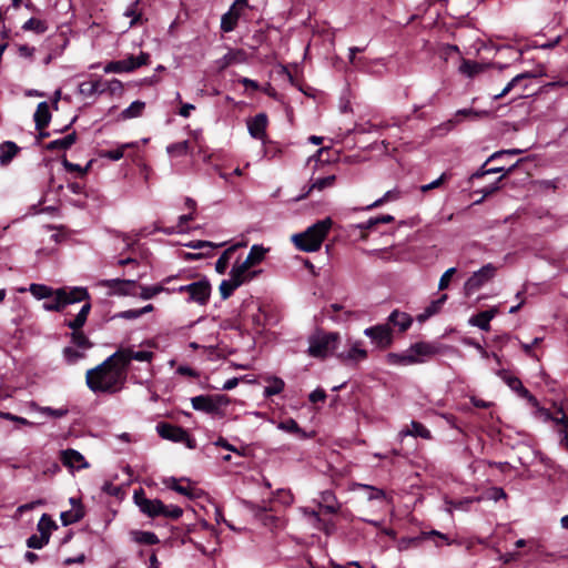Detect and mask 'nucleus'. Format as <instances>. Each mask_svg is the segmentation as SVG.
<instances>
[{"instance_id":"45","label":"nucleus","mask_w":568,"mask_h":568,"mask_svg":"<svg viewBox=\"0 0 568 568\" xmlns=\"http://www.w3.org/2000/svg\"><path fill=\"white\" fill-rule=\"evenodd\" d=\"M71 341L72 343L81 348V349H89L92 347V343L89 341V338L84 335L81 331H75L71 333Z\"/></svg>"},{"instance_id":"11","label":"nucleus","mask_w":568,"mask_h":568,"mask_svg":"<svg viewBox=\"0 0 568 568\" xmlns=\"http://www.w3.org/2000/svg\"><path fill=\"white\" fill-rule=\"evenodd\" d=\"M364 334L382 349L389 347L393 343L392 331L386 324L367 327L364 329Z\"/></svg>"},{"instance_id":"58","label":"nucleus","mask_w":568,"mask_h":568,"mask_svg":"<svg viewBox=\"0 0 568 568\" xmlns=\"http://www.w3.org/2000/svg\"><path fill=\"white\" fill-rule=\"evenodd\" d=\"M456 273V267H450L440 276L438 290L444 291L449 286L450 278Z\"/></svg>"},{"instance_id":"50","label":"nucleus","mask_w":568,"mask_h":568,"mask_svg":"<svg viewBox=\"0 0 568 568\" xmlns=\"http://www.w3.org/2000/svg\"><path fill=\"white\" fill-rule=\"evenodd\" d=\"M129 146H131V144H122L118 149L103 151V152H101L100 155H101V158H105V159H109L112 161H119L120 159L123 158L124 150Z\"/></svg>"},{"instance_id":"41","label":"nucleus","mask_w":568,"mask_h":568,"mask_svg":"<svg viewBox=\"0 0 568 568\" xmlns=\"http://www.w3.org/2000/svg\"><path fill=\"white\" fill-rule=\"evenodd\" d=\"M126 59V64L130 67V72L149 63L150 54L145 52H141L138 57L129 55Z\"/></svg>"},{"instance_id":"5","label":"nucleus","mask_w":568,"mask_h":568,"mask_svg":"<svg viewBox=\"0 0 568 568\" xmlns=\"http://www.w3.org/2000/svg\"><path fill=\"white\" fill-rule=\"evenodd\" d=\"M339 339L337 332L318 329L308 336L307 354L314 358H325L337 347Z\"/></svg>"},{"instance_id":"59","label":"nucleus","mask_w":568,"mask_h":568,"mask_svg":"<svg viewBox=\"0 0 568 568\" xmlns=\"http://www.w3.org/2000/svg\"><path fill=\"white\" fill-rule=\"evenodd\" d=\"M39 410L42 414L50 416V417H54V418H61V417L65 416L69 412L67 408H57L55 409L52 407H41Z\"/></svg>"},{"instance_id":"62","label":"nucleus","mask_w":568,"mask_h":568,"mask_svg":"<svg viewBox=\"0 0 568 568\" xmlns=\"http://www.w3.org/2000/svg\"><path fill=\"white\" fill-rule=\"evenodd\" d=\"M62 164H63V166L65 168L67 171H69V172H79L80 174H85L88 172V169H89V165H90V164H88L87 168L82 169L79 164L69 162L65 158L63 159Z\"/></svg>"},{"instance_id":"64","label":"nucleus","mask_w":568,"mask_h":568,"mask_svg":"<svg viewBox=\"0 0 568 568\" xmlns=\"http://www.w3.org/2000/svg\"><path fill=\"white\" fill-rule=\"evenodd\" d=\"M325 398H326V393L322 388H316L308 396V399L312 403L324 402Z\"/></svg>"},{"instance_id":"63","label":"nucleus","mask_w":568,"mask_h":568,"mask_svg":"<svg viewBox=\"0 0 568 568\" xmlns=\"http://www.w3.org/2000/svg\"><path fill=\"white\" fill-rule=\"evenodd\" d=\"M485 112H478V111H475L473 109H462V110H458L455 114V121L458 122L459 121V116H473V118H478L480 116L481 114H484Z\"/></svg>"},{"instance_id":"40","label":"nucleus","mask_w":568,"mask_h":568,"mask_svg":"<svg viewBox=\"0 0 568 568\" xmlns=\"http://www.w3.org/2000/svg\"><path fill=\"white\" fill-rule=\"evenodd\" d=\"M22 29L26 31H34L38 34L44 33L48 30V26L45 21H42L37 18H30L24 22Z\"/></svg>"},{"instance_id":"39","label":"nucleus","mask_w":568,"mask_h":568,"mask_svg":"<svg viewBox=\"0 0 568 568\" xmlns=\"http://www.w3.org/2000/svg\"><path fill=\"white\" fill-rule=\"evenodd\" d=\"M29 291L38 300L50 298L55 292L44 284H31Z\"/></svg>"},{"instance_id":"42","label":"nucleus","mask_w":568,"mask_h":568,"mask_svg":"<svg viewBox=\"0 0 568 568\" xmlns=\"http://www.w3.org/2000/svg\"><path fill=\"white\" fill-rule=\"evenodd\" d=\"M270 383L271 384L264 388V395L266 397L277 395L284 389L285 383L280 377H272Z\"/></svg>"},{"instance_id":"48","label":"nucleus","mask_w":568,"mask_h":568,"mask_svg":"<svg viewBox=\"0 0 568 568\" xmlns=\"http://www.w3.org/2000/svg\"><path fill=\"white\" fill-rule=\"evenodd\" d=\"M239 287V282L230 280H223L220 284V294L223 300L229 298L233 292Z\"/></svg>"},{"instance_id":"16","label":"nucleus","mask_w":568,"mask_h":568,"mask_svg":"<svg viewBox=\"0 0 568 568\" xmlns=\"http://www.w3.org/2000/svg\"><path fill=\"white\" fill-rule=\"evenodd\" d=\"M70 504L72 505V509L62 511L60 515V519L63 526H69L71 524L80 521L85 513L81 501L74 497L70 498Z\"/></svg>"},{"instance_id":"36","label":"nucleus","mask_w":568,"mask_h":568,"mask_svg":"<svg viewBox=\"0 0 568 568\" xmlns=\"http://www.w3.org/2000/svg\"><path fill=\"white\" fill-rule=\"evenodd\" d=\"M335 180H336V176L335 175H328V176H325V178H321V179H316L310 186L308 191L298 196L297 200H302L304 199L307 194H310L311 191L313 190H318V191H322L326 187H331L334 185L335 183Z\"/></svg>"},{"instance_id":"37","label":"nucleus","mask_w":568,"mask_h":568,"mask_svg":"<svg viewBox=\"0 0 568 568\" xmlns=\"http://www.w3.org/2000/svg\"><path fill=\"white\" fill-rule=\"evenodd\" d=\"M144 108L145 103L136 100L121 112V118L124 120L138 118L142 114Z\"/></svg>"},{"instance_id":"51","label":"nucleus","mask_w":568,"mask_h":568,"mask_svg":"<svg viewBox=\"0 0 568 568\" xmlns=\"http://www.w3.org/2000/svg\"><path fill=\"white\" fill-rule=\"evenodd\" d=\"M223 245H225V242L215 244L213 242L200 241V240L199 241H191L190 243L185 244V246H187L190 248H193V250H203V248L214 250V248L221 247Z\"/></svg>"},{"instance_id":"28","label":"nucleus","mask_w":568,"mask_h":568,"mask_svg":"<svg viewBox=\"0 0 568 568\" xmlns=\"http://www.w3.org/2000/svg\"><path fill=\"white\" fill-rule=\"evenodd\" d=\"M244 244L242 243H237V244H234L232 246H230L229 248H226L222 255L217 258L216 263H215V271L219 273V274H224L226 268H227V265H229V262H230V258H231V255L241 246H243Z\"/></svg>"},{"instance_id":"21","label":"nucleus","mask_w":568,"mask_h":568,"mask_svg":"<svg viewBox=\"0 0 568 568\" xmlns=\"http://www.w3.org/2000/svg\"><path fill=\"white\" fill-rule=\"evenodd\" d=\"M242 11L236 9V6H231L227 12H225L221 18V29L224 32H231L235 29L237 24V20L241 16Z\"/></svg>"},{"instance_id":"35","label":"nucleus","mask_w":568,"mask_h":568,"mask_svg":"<svg viewBox=\"0 0 568 568\" xmlns=\"http://www.w3.org/2000/svg\"><path fill=\"white\" fill-rule=\"evenodd\" d=\"M139 4H140V0H135L124 11V16L128 17V18H131V21L129 23V28H133V27H135L138 24H142V22H143L142 13L138 9Z\"/></svg>"},{"instance_id":"15","label":"nucleus","mask_w":568,"mask_h":568,"mask_svg":"<svg viewBox=\"0 0 568 568\" xmlns=\"http://www.w3.org/2000/svg\"><path fill=\"white\" fill-rule=\"evenodd\" d=\"M337 358L346 365H354L366 359L367 352L361 347V342H354L347 351L338 353Z\"/></svg>"},{"instance_id":"25","label":"nucleus","mask_w":568,"mask_h":568,"mask_svg":"<svg viewBox=\"0 0 568 568\" xmlns=\"http://www.w3.org/2000/svg\"><path fill=\"white\" fill-rule=\"evenodd\" d=\"M267 250L264 248L262 245H253L246 256V258L243 261V263L248 267H253L257 264H260L266 254Z\"/></svg>"},{"instance_id":"8","label":"nucleus","mask_w":568,"mask_h":568,"mask_svg":"<svg viewBox=\"0 0 568 568\" xmlns=\"http://www.w3.org/2000/svg\"><path fill=\"white\" fill-rule=\"evenodd\" d=\"M496 273V267L493 264H486L466 281L464 288L467 295L478 291L485 283L490 281Z\"/></svg>"},{"instance_id":"7","label":"nucleus","mask_w":568,"mask_h":568,"mask_svg":"<svg viewBox=\"0 0 568 568\" xmlns=\"http://www.w3.org/2000/svg\"><path fill=\"white\" fill-rule=\"evenodd\" d=\"M156 430L159 435L164 439L174 443H184L190 449L195 448V440L191 438L189 433L180 426H175L169 423H160L156 426Z\"/></svg>"},{"instance_id":"6","label":"nucleus","mask_w":568,"mask_h":568,"mask_svg":"<svg viewBox=\"0 0 568 568\" xmlns=\"http://www.w3.org/2000/svg\"><path fill=\"white\" fill-rule=\"evenodd\" d=\"M192 407L195 410L206 414L219 415L221 408L230 404V398L223 394L199 395L191 398Z\"/></svg>"},{"instance_id":"55","label":"nucleus","mask_w":568,"mask_h":568,"mask_svg":"<svg viewBox=\"0 0 568 568\" xmlns=\"http://www.w3.org/2000/svg\"><path fill=\"white\" fill-rule=\"evenodd\" d=\"M63 356L69 364H73L78 359L82 358L84 356V354L80 351L72 348V347H65L63 349Z\"/></svg>"},{"instance_id":"24","label":"nucleus","mask_w":568,"mask_h":568,"mask_svg":"<svg viewBox=\"0 0 568 568\" xmlns=\"http://www.w3.org/2000/svg\"><path fill=\"white\" fill-rule=\"evenodd\" d=\"M400 437L413 436V437H422L424 439H430V432L420 423L413 420L410 423V428L403 429L399 432Z\"/></svg>"},{"instance_id":"23","label":"nucleus","mask_w":568,"mask_h":568,"mask_svg":"<svg viewBox=\"0 0 568 568\" xmlns=\"http://www.w3.org/2000/svg\"><path fill=\"white\" fill-rule=\"evenodd\" d=\"M387 363L392 365H399V366H408L417 364V359H415L407 348L403 353H388L387 356Z\"/></svg>"},{"instance_id":"26","label":"nucleus","mask_w":568,"mask_h":568,"mask_svg":"<svg viewBox=\"0 0 568 568\" xmlns=\"http://www.w3.org/2000/svg\"><path fill=\"white\" fill-rule=\"evenodd\" d=\"M90 310H91V304L89 302H87L85 304L82 305V307H81L80 312L78 313V315L75 316V318L67 322L65 325L69 328H71L72 332L80 331L87 322Z\"/></svg>"},{"instance_id":"3","label":"nucleus","mask_w":568,"mask_h":568,"mask_svg":"<svg viewBox=\"0 0 568 568\" xmlns=\"http://www.w3.org/2000/svg\"><path fill=\"white\" fill-rule=\"evenodd\" d=\"M332 225L331 219L318 221L302 233L292 236V242L303 252H316L326 237Z\"/></svg>"},{"instance_id":"38","label":"nucleus","mask_w":568,"mask_h":568,"mask_svg":"<svg viewBox=\"0 0 568 568\" xmlns=\"http://www.w3.org/2000/svg\"><path fill=\"white\" fill-rule=\"evenodd\" d=\"M79 93L83 97H93L101 94L100 80L84 81L79 84Z\"/></svg>"},{"instance_id":"46","label":"nucleus","mask_w":568,"mask_h":568,"mask_svg":"<svg viewBox=\"0 0 568 568\" xmlns=\"http://www.w3.org/2000/svg\"><path fill=\"white\" fill-rule=\"evenodd\" d=\"M189 146H190L189 141H181V142H176V143H172V144L168 145L166 152L173 156H181V155H185L187 153Z\"/></svg>"},{"instance_id":"10","label":"nucleus","mask_w":568,"mask_h":568,"mask_svg":"<svg viewBox=\"0 0 568 568\" xmlns=\"http://www.w3.org/2000/svg\"><path fill=\"white\" fill-rule=\"evenodd\" d=\"M497 375L509 386L510 389L516 392L520 397L527 399L531 406H538L537 398L523 385L518 377L511 375L506 369H499Z\"/></svg>"},{"instance_id":"13","label":"nucleus","mask_w":568,"mask_h":568,"mask_svg":"<svg viewBox=\"0 0 568 568\" xmlns=\"http://www.w3.org/2000/svg\"><path fill=\"white\" fill-rule=\"evenodd\" d=\"M410 355L417 359V364L424 363L426 359L439 353V347L429 342H417L408 348Z\"/></svg>"},{"instance_id":"53","label":"nucleus","mask_w":568,"mask_h":568,"mask_svg":"<svg viewBox=\"0 0 568 568\" xmlns=\"http://www.w3.org/2000/svg\"><path fill=\"white\" fill-rule=\"evenodd\" d=\"M322 499L324 503H326L325 509L327 513H329V514L337 513L338 506L336 504L335 497L332 491H324L322 494Z\"/></svg>"},{"instance_id":"31","label":"nucleus","mask_w":568,"mask_h":568,"mask_svg":"<svg viewBox=\"0 0 568 568\" xmlns=\"http://www.w3.org/2000/svg\"><path fill=\"white\" fill-rule=\"evenodd\" d=\"M132 540L142 545H155L159 544L158 536L152 531L132 530Z\"/></svg>"},{"instance_id":"18","label":"nucleus","mask_w":568,"mask_h":568,"mask_svg":"<svg viewBox=\"0 0 568 568\" xmlns=\"http://www.w3.org/2000/svg\"><path fill=\"white\" fill-rule=\"evenodd\" d=\"M266 126L267 116L265 113H258L247 121L248 132L254 139L263 140Z\"/></svg>"},{"instance_id":"49","label":"nucleus","mask_w":568,"mask_h":568,"mask_svg":"<svg viewBox=\"0 0 568 568\" xmlns=\"http://www.w3.org/2000/svg\"><path fill=\"white\" fill-rule=\"evenodd\" d=\"M166 485L169 488L173 489L174 491L181 494V495H184L189 498H194V493L192 491V489L190 487H185V486H182L179 484L178 479L176 478H170L168 481H166Z\"/></svg>"},{"instance_id":"2","label":"nucleus","mask_w":568,"mask_h":568,"mask_svg":"<svg viewBox=\"0 0 568 568\" xmlns=\"http://www.w3.org/2000/svg\"><path fill=\"white\" fill-rule=\"evenodd\" d=\"M133 500L140 511L150 518L164 517L179 519L183 514V509L179 506L165 505L162 500L156 498H146L142 488L134 490Z\"/></svg>"},{"instance_id":"34","label":"nucleus","mask_w":568,"mask_h":568,"mask_svg":"<svg viewBox=\"0 0 568 568\" xmlns=\"http://www.w3.org/2000/svg\"><path fill=\"white\" fill-rule=\"evenodd\" d=\"M248 270L250 268L243 262H236L230 272V278L234 282H239V286H241L247 280Z\"/></svg>"},{"instance_id":"12","label":"nucleus","mask_w":568,"mask_h":568,"mask_svg":"<svg viewBox=\"0 0 568 568\" xmlns=\"http://www.w3.org/2000/svg\"><path fill=\"white\" fill-rule=\"evenodd\" d=\"M189 301L196 302L201 305L207 303L211 295V285L207 281H197L187 284Z\"/></svg>"},{"instance_id":"14","label":"nucleus","mask_w":568,"mask_h":568,"mask_svg":"<svg viewBox=\"0 0 568 568\" xmlns=\"http://www.w3.org/2000/svg\"><path fill=\"white\" fill-rule=\"evenodd\" d=\"M100 285L113 290L115 294L120 295H135L136 282L133 280H103Z\"/></svg>"},{"instance_id":"20","label":"nucleus","mask_w":568,"mask_h":568,"mask_svg":"<svg viewBox=\"0 0 568 568\" xmlns=\"http://www.w3.org/2000/svg\"><path fill=\"white\" fill-rule=\"evenodd\" d=\"M33 119L36 123V129L39 131L43 130L49 124L51 120V113L48 102L43 101L38 104L37 110L33 114Z\"/></svg>"},{"instance_id":"27","label":"nucleus","mask_w":568,"mask_h":568,"mask_svg":"<svg viewBox=\"0 0 568 568\" xmlns=\"http://www.w3.org/2000/svg\"><path fill=\"white\" fill-rule=\"evenodd\" d=\"M388 321L393 325L398 326L399 331L402 332L408 329L413 322L410 315L404 312H399L397 310L390 313V315L388 316Z\"/></svg>"},{"instance_id":"61","label":"nucleus","mask_w":568,"mask_h":568,"mask_svg":"<svg viewBox=\"0 0 568 568\" xmlns=\"http://www.w3.org/2000/svg\"><path fill=\"white\" fill-rule=\"evenodd\" d=\"M0 417L3 418V419H8V420H12V422L19 423L21 425H26V426L32 425V423L29 422L27 418L20 417V416H16V415H13L11 413H7V412H0Z\"/></svg>"},{"instance_id":"30","label":"nucleus","mask_w":568,"mask_h":568,"mask_svg":"<svg viewBox=\"0 0 568 568\" xmlns=\"http://www.w3.org/2000/svg\"><path fill=\"white\" fill-rule=\"evenodd\" d=\"M57 528L58 526L55 521L52 520V518L48 514H43L37 525L39 535L48 537L49 540L51 537V532Z\"/></svg>"},{"instance_id":"29","label":"nucleus","mask_w":568,"mask_h":568,"mask_svg":"<svg viewBox=\"0 0 568 568\" xmlns=\"http://www.w3.org/2000/svg\"><path fill=\"white\" fill-rule=\"evenodd\" d=\"M77 140L75 132H72L62 139L53 140L47 144V150L54 151V150H68L70 149Z\"/></svg>"},{"instance_id":"17","label":"nucleus","mask_w":568,"mask_h":568,"mask_svg":"<svg viewBox=\"0 0 568 568\" xmlns=\"http://www.w3.org/2000/svg\"><path fill=\"white\" fill-rule=\"evenodd\" d=\"M61 462L65 467L72 469H81L89 467V464L85 460L84 456L78 450L71 448L61 452Z\"/></svg>"},{"instance_id":"56","label":"nucleus","mask_w":568,"mask_h":568,"mask_svg":"<svg viewBox=\"0 0 568 568\" xmlns=\"http://www.w3.org/2000/svg\"><path fill=\"white\" fill-rule=\"evenodd\" d=\"M163 286L161 285H154V286H146L141 288L140 296L143 300H150L161 293L163 291Z\"/></svg>"},{"instance_id":"19","label":"nucleus","mask_w":568,"mask_h":568,"mask_svg":"<svg viewBox=\"0 0 568 568\" xmlns=\"http://www.w3.org/2000/svg\"><path fill=\"white\" fill-rule=\"evenodd\" d=\"M498 313L497 308H490L487 311H483L474 316H471L468 321V323L471 326H476L483 331H489L490 329V321L496 316Z\"/></svg>"},{"instance_id":"47","label":"nucleus","mask_w":568,"mask_h":568,"mask_svg":"<svg viewBox=\"0 0 568 568\" xmlns=\"http://www.w3.org/2000/svg\"><path fill=\"white\" fill-rule=\"evenodd\" d=\"M104 72L105 73H111V72H114V73L130 72V67H128V64H126V59L119 60V61H112V62H109L104 67Z\"/></svg>"},{"instance_id":"32","label":"nucleus","mask_w":568,"mask_h":568,"mask_svg":"<svg viewBox=\"0 0 568 568\" xmlns=\"http://www.w3.org/2000/svg\"><path fill=\"white\" fill-rule=\"evenodd\" d=\"M535 75L530 72H524V73H520V74H517L516 77H514L508 83L507 85L503 89L501 92H499L498 94H495L494 95V99L495 100H499L501 99L503 97H505L506 94H508L516 85L520 84L524 80L526 79H530V78H534Z\"/></svg>"},{"instance_id":"44","label":"nucleus","mask_w":568,"mask_h":568,"mask_svg":"<svg viewBox=\"0 0 568 568\" xmlns=\"http://www.w3.org/2000/svg\"><path fill=\"white\" fill-rule=\"evenodd\" d=\"M103 85H104V89H101V94L108 92L111 95H120L123 92V84L118 79L104 81Z\"/></svg>"},{"instance_id":"43","label":"nucleus","mask_w":568,"mask_h":568,"mask_svg":"<svg viewBox=\"0 0 568 568\" xmlns=\"http://www.w3.org/2000/svg\"><path fill=\"white\" fill-rule=\"evenodd\" d=\"M278 428L287 433L300 435L302 437L305 436V432L298 426L296 420L293 418H287L278 424Z\"/></svg>"},{"instance_id":"9","label":"nucleus","mask_w":568,"mask_h":568,"mask_svg":"<svg viewBox=\"0 0 568 568\" xmlns=\"http://www.w3.org/2000/svg\"><path fill=\"white\" fill-rule=\"evenodd\" d=\"M153 357V352L133 351L131 347H120L114 352V358H118L126 372L132 361L151 363Z\"/></svg>"},{"instance_id":"4","label":"nucleus","mask_w":568,"mask_h":568,"mask_svg":"<svg viewBox=\"0 0 568 568\" xmlns=\"http://www.w3.org/2000/svg\"><path fill=\"white\" fill-rule=\"evenodd\" d=\"M90 295L84 287H61L55 290L54 294L47 298L48 301L42 306L49 312H60L67 305L88 301Z\"/></svg>"},{"instance_id":"33","label":"nucleus","mask_w":568,"mask_h":568,"mask_svg":"<svg viewBox=\"0 0 568 568\" xmlns=\"http://www.w3.org/2000/svg\"><path fill=\"white\" fill-rule=\"evenodd\" d=\"M19 148L16 143L7 141L0 145V162L1 164L9 163L18 153Z\"/></svg>"},{"instance_id":"22","label":"nucleus","mask_w":568,"mask_h":568,"mask_svg":"<svg viewBox=\"0 0 568 568\" xmlns=\"http://www.w3.org/2000/svg\"><path fill=\"white\" fill-rule=\"evenodd\" d=\"M447 300V295L446 294H443L439 298L433 301L425 310L423 313L418 314L417 315V321L419 323H423L425 321H427L429 317H432L433 315L437 314L440 308L443 307V305L445 304Z\"/></svg>"},{"instance_id":"54","label":"nucleus","mask_w":568,"mask_h":568,"mask_svg":"<svg viewBox=\"0 0 568 568\" xmlns=\"http://www.w3.org/2000/svg\"><path fill=\"white\" fill-rule=\"evenodd\" d=\"M398 197H399V192L397 190L387 191L381 199H378L374 203L369 204L367 206V209L369 210L373 207L381 206L385 202L394 201V200H397Z\"/></svg>"},{"instance_id":"60","label":"nucleus","mask_w":568,"mask_h":568,"mask_svg":"<svg viewBox=\"0 0 568 568\" xmlns=\"http://www.w3.org/2000/svg\"><path fill=\"white\" fill-rule=\"evenodd\" d=\"M561 416H552V420L559 428L558 432H568V417L562 413L561 409L559 412Z\"/></svg>"},{"instance_id":"1","label":"nucleus","mask_w":568,"mask_h":568,"mask_svg":"<svg viewBox=\"0 0 568 568\" xmlns=\"http://www.w3.org/2000/svg\"><path fill=\"white\" fill-rule=\"evenodd\" d=\"M128 378L122 364L114 358V353L94 368L87 372L85 382L93 393L114 394L120 392Z\"/></svg>"},{"instance_id":"52","label":"nucleus","mask_w":568,"mask_h":568,"mask_svg":"<svg viewBox=\"0 0 568 568\" xmlns=\"http://www.w3.org/2000/svg\"><path fill=\"white\" fill-rule=\"evenodd\" d=\"M49 542V539L48 537H43L41 535H31L28 539H27V546L29 548H32V549H41L43 548L45 545H48Z\"/></svg>"},{"instance_id":"57","label":"nucleus","mask_w":568,"mask_h":568,"mask_svg":"<svg viewBox=\"0 0 568 568\" xmlns=\"http://www.w3.org/2000/svg\"><path fill=\"white\" fill-rule=\"evenodd\" d=\"M480 70L479 64L476 62H471L468 60H465L463 64L460 65V71L469 77H473L474 74L478 73Z\"/></svg>"}]
</instances>
